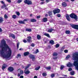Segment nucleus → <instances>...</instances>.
Returning a JSON list of instances; mask_svg holds the SVG:
<instances>
[{"label":"nucleus","mask_w":78,"mask_h":78,"mask_svg":"<svg viewBox=\"0 0 78 78\" xmlns=\"http://www.w3.org/2000/svg\"><path fill=\"white\" fill-rule=\"evenodd\" d=\"M27 42H29V43H30V42H31V37L30 36L27 37Z\"/></svg>","instance_id":"9"},{"label":"nucleus","mask_w":78,"mask_h":78,"mask_svg":"<svg viewBox=\"0 0 78 78\" xmlns=\"http://www.w3.org/2000/svg\"><path fill=\"white\" fill-rule=\"evenodd\" d=\"M34 78H37V76H35L34 77Z\"/></svg>","instance_id":"61"},{"label":"nucleus","mask_w":78,"mask_h":78,"mask_svg":"<svg viewBox=\"0 0 78 78\" xmlns=\"http://www.w3.org/2000/svg\"><path fill=\"white\" fill-rule=\"evenodd\" d=\"M45 17H48V14H46L45 15Z\"/></svg>","instance_id":"59"},{"label":"nucleus","mask_w":78,"mask_h":78,"mask_svg":"<svg viewBox=\"0 0 78 78\" xmlns=\"http://www.w3.org/2000/svg\"><path fill=\"white\" fill-rule=\"evenodd\" d=\"M6 68V66H2V70H5V69Z\"/></svg>","instance_id":"48"},{"label":"nucleus","mask_w":78,"mask_h":78,"mask_svg":"<svg viewBox=\"0 0 78 78\" xmlns=\"http://www.w3.org/2000/svg\"><path fill=\"white\" fill-rule=\"evenodd\" d=\"M17 56L18 57H17V58H18V57H21V55L20 54H18Z\"/></svg>","instance_id":"47"},{"label":"nucleus","mask_w":78,"mask_h":78,"mask_svg":"<svg viewBox=\"0 0 78 78\" xmlns=\"http://www.w3.org/2000/svg\"><path fill=\"white\" fill-rule=\"evenodd\" d=\"M59 47V44H57L55 45L56 48H58Z\"/></svg>","instance_id":"39"},{"label":"nucleus","mask_w":78,"mask_h":78,"mask_svg":"<svg viewBox=\"0 0 78 78\" xmlns=\"http://www.w3.org/2000/svg\"><path fill=\"white\" fill-rule=\"evenodd\" d=\"M3 21H4L3 18H2V17H0V23H2Z\"/></svg>","instance_id":"31"},{"label":"nucleus","mask_w":78,"mask_h":78,"mask_svg":"<svg viewBox=\"0 0 78 78\" xmlns=\"http://www.w3.org/2000/svg\"><path fill=\"white\" fill-rule=\"evenodd\" d=\"M40 68H41V67H40V66H39L35 68V70H38L40 69Z\"/></svg>","instance_id":"37"},{"label":"nucleus","mask_w":78,"mask_h":78,"mask_svg":"<svg viewBox=\"0 0 78 78\" xmlns=\"http://www.w3.org/2000/svg\"><path fill=\"white\" fill-rule=\"evenodd\" d=\"M4 18L5 19H6L8 18V16L5 14L4 15Z\"/></svg>","instance_id":"33"},{"label":"nucleus","mask_w":78,"mask_h":78,"mask_svg":"<svg viewBox=\"0 0 78 78\" xmlns=\"http://www.w3.org/2000/svg\"><path fill=\"white\" fill-rule=\"evenodd\" d=\"M8 71H9L10 72H13L14 70V69L13 67H9L8 69Z\"/></svg>","instance_id":"8"},{"label":"nucleus","mask_w":78,"mask_h":78,"mask_svg":"<svg viewBox=\"0 0 78 78\" xmlns=\"http://www.w3.org/2000/svg\"><path fill=\"white\" fill-rule=\"evenodd\" d=\"M24 72L26 75H28V74H29V73H30V71H29V70L28 69H27L26 71V70H25Z\"/></svg>","instance_id":"15"},{"label":"nucleus","mask_w":78,"mask_h":78,"mask_svg":"<svg viewBox=\"0 0 78 78\" xmlns=\"http://www.w3.org/2000/svg\"><path fill=\"white\" fill-rule=\"evenodd\" d=\"M26 31H28V32H31V31H32V30L31 28H27L26 29Z\"/></svg>","instance_id":"17"},{"label":"nucleus","mask_w":78,"mask_h":78,"mask_svg":"<svg viewBox=\"0 0 78 78\" xmlns=\"http://www.w3.org/2000/svg\"><path fill=\"white\" fill-rule=\"evenodd\" d=\"M56 16L57 17H61V15H60L59 14H57Z\"/></svg>","instance_id":"46"},{"label":"nucleus","mask_w":78,"mask_h":78,"mask_svg":"<svg viewBox=\"0 0 78 78\" xmlns=\"http://www.w3.org/2000/svg\"><path fill=\"white\" fill-rule=\"evenodd\" d=\"M49 0L50 1L51 0H46V3H48L49 1Z\"/></svg>","instance_id":"58"},{"label":"nucleus","mask_w":78,"mask_h":78,"mask_svg":"<svg viewBox=\"0 0 78 78\" xmlns=\"http://www.w3.org/2000/svg\"><path fill=\"white\" fill-rule=\"evenodd\" d=\"M28 20H29V19H24L23 20V21L24 22H27Z\"/></svg>","instance_id":"35"},{"label":"nucleus","mask_w":78,"mask_h":78,"mask_svg":"<svg viewBox=\"0 0 78 78\" xmlns=\"http://www.w3.org/2000/svg\"><path fill=\"white\" fill-rule=\"evenodd\" d=\"M70 33V31L69 30H66L65 32L66 34H69Z\"/></svg>","instance_id":"32"},{"label":"nucleus","mask_w":78,"mask_h":78,"mask_svg":"<svg viewBox=\"0 0 78 78\" xmlns=\"http://www.w3.org/2000/svg\"><path fill=\"white\" fill-rule=\"evenodd\" d=\"M73 60H76L73 63V65L76 69H78V54L74 53L73 55Z\"/></svg>","instance_id":"2"},{"label":"nucleus","mask_w":78,"mask_h":78,"mask_svg":"<svg viewBox=\"0 0 78 78\" xmlns=\"http://www.w3.org/2000/svg\"><path fill=\"white\" fill-rule=\"evenodd\" d=\"M44 35L45 36H47V37H48L50 38V35H49L48 34L44 33Z\"/></svg>","instance_id":"21"},{"label":"nucleus","mask_w":78,"mask_h":78,"mask_svg":"<svg viewBox=\"0 0 78 78\" xmlns=\"http://www.w3.org/2000/svg\"><path fill=\"white\" fill-rule=\"evenodd\" d=\"M2 28H0V32H2Z\"/></svg>","instance_id":"62"},{"label":"nucleus","mask_w":78,"mask_h":78,"mask_svg":"<svg viewBox=\"0 0 78 78\" xmlns=\"http://www.w3.org/2000/svg\"><path fill=\"white\" fill-rule=\"evenodd\" d=\"M64 52L66 53H68V50H65L64 51Z\"/></svg>","instance_id":"49"},{"label":"nucleus","mask_w":78,"mask_h":78,"mask_svg":"<svg viewBox=\"0 0 78 78\" xmlns=\"http://www.w3.org/2000/svg\"><path fill=\"white\" fill-rule=\"evenodd\" d=\"M64 66L63 65H61L60 68V70H62V69H64Z\"/></svg>","instance_id":"34"},{"label":"nucleus","mask_w":78,"mask_h":78,"mask_svg":"<svg viewBox=\"0 0 78 78\" xmlns=\"http://www.w3.org/2000/svg\"><path fill=\"white\" fill-rule=\"evenodd\" d=\"M69 16L72 19H74L75 20L78 19V16L74 13H73L70 15Z\"/></svg>","instance_id":"3"},{"label":"nucleus","mask_w":78,"mask_h":78,"mask_svg":"<svg viewBox=\"0 0 78 78\" xmlns=\"http://www.w3.org/2000/svg\"><path fill=\"white\" fill-rule=\"evenodd\" d=\"M39 53V50L38 49H37V50L35 51V53L36 54V53Z\"/></svg>","instance_id":"41"},{"label":"nucleus","mask_w":78,"mask_h":78,"mask_svg":"<svg viewBox=\"0 0 78 78\" xmlns=\"http://www.w3.org/2000/svg\"><path fill=\"white\" fill-rule=\"evenodd\" d=\"M48 48H51V46H50V45H48L47 47Z\"/></svg>","instance_id":"54"},{"label":"nucleus","mask_w":78,"mask_h":78,"mask_svg":"<svg viewBox=\"0 0 78 78\" xmlns=\"http://www.w3.org/2000/svg\"><path fill=\"white\" fill-rule=\"evenodd\" d=\"M67 66H68V67H71V66H72V64H68L67 65Z\"/></svg>","instance_id":"38"},{"label":"nucleus","mask_w":78,"mask_h":78,"mask_svg":"<svg viewBox=\"0 0 78 78\" xmlns=\"http://www.w3.org/2000/svg\"><path fill=\"white\" fill-rule=\"evenodd\" d=\"M37 38L38 40H41V37L40 35L38 34L37 36Z\"/></svg>","instance_id":"25"},{"label":"nucleus","mask_w":78,"mask_h":78,"mask_svg":"<svg viewBox=\"0 0 78 78\" xmlns=\"http://www.w3.org/2000/svg\"><path fill=\"white\" fill-rule=\"evenodd\" d=\"M23 70H20V74L18 73V76H20L21 75H23Z\"/></svg>","instance_id":"16"},{"label":"nucleus","mask_w":78,"mask_h":78,"mask_svg":"<svg viewBox=\"0 0 78 78\" xmlns=\"http://www.w3.org/2000/svg\"><path fill=\"white\" fill-rule=\"evenodd\" d=\"M55 76V74H52L51 75V78H54Z\"/></svg>","instance_id":"42"},{"label":"nucleus","mask_w":78,"mask_h":78,"mask_svg":"<svg viewBox=\"0 0 78 78\" xmlns=\"http://www.w3.org/2000/svg\"><path fill=\"white\" fill-rule=\"evenodd\" d=\"M54 30V29L51 28V29H49L48 30V33H51V32H52Z\"/></svg>","instance_id":"23"},{"label":"nucleus","mask_w":78,"mask_h":78,"mask_svg":"<svg viewBox=\"0 0 78 78\" xmlns=\"http://www.w3.org/2000/svg\"><path fill=\"white\" fill-rule=\"evenodd\" d=\"M29 57L30 59H31L32 61H35V56L34 55L30 54L29 55Z\"/></svg>","instance_id":"7"},{"label":"nucleus","mask_w":78,"mask_h":78,"mask_svg":"<svg viewBox=\"0 0 78 78\" xmlns=\"http://www.w3.org/2000/svg\"><path fill=\"white\" fill-rule=\"evenodd\" d=\"M24 2L25 4H27L28 5H32V2L30 0H24Z\"/></svg>","instance_id":"5"},{"label":"nucleus","mask_w":78,"mask_h":78,"mask_svg":"<svg viewBox=\"0 0 78 78\" xmlns=\"http://www.w3.org/2000/svg\"><path fill=\"white\" fill-rule=\"evenodd\" d=\"M33 15L32 14H30V17H31Z\"/></svg>","instance_id":"63"},{"label":"nucleus","mask_w":78,"mask_h":78,"mask_svg":"<svg viewBox=\"0 0 78 78\" xmlns=\"http://www.w3.org/2000/svg\"><path fill=\"white\" fill-rule=\"evenodd\" d=\"M52 55L53 56H58V53L56 52H54Z\"/></svg>","instance_id":"27"},{"label":"nucleus","mask_w":78,"mask_h":78,"mask_svg":"<svg viewBox=\"0 0 78 78\" xmlns=\"http://www.w3.org/2000/svg\"><path fill=\"white\" fill-rule=\"evenodd\" d=\"M49 43L51 44V45H53L55 43H54V41L52 40H50L49 41Z\"/></svg>","instance_id":"22"},{"label":"nucleus","mask_w":78,"mask_h":78,"mask_svg":"<svg viewBox=\"0 0 78 78\" xmlns=\"http://www.w3.org/2000/svg\"><path fill=\"white\" fill-rule=\"evenodd\" d=\"M62 6L63 7H67V4L65 2H63L62 3Z\"/></svg>","instance_id":"11"},{"label":"nucleus","mask_w":78,"mask_h":78,"mask_svg":"<svg viewBox=\"0 0 78 78\" xmlns=\"http://www.w3.org/2000/svg\"><path fill=\"white\" fill-rule=\"evenodd\" d=\"M66 19L67 20H68V21H70V16H69V15L68 14H66Z\"/></svg>","instance_id":"13"},{"label":"nucleus","mask_w":78,"mask_h":78,"mask_svg":"<svg viewBox=\"0 0 78 78\" xmlns=\"http://www.w3.org/2000/svg\"><path fill=\"white\" fill-rule=\"evenodd\" d=\"M40 17H41V16H37V19H40Z\"/></svg>","instance_id":"56"},{"label":"nucleus","mask_w":78,"mask_h":78,"mask_svg":"<svg viewBox=\"0 0 78 78\" xmlns=\"http://www.w3.org/2000/svg\"><path fill=\"white\" fill-rule=\"evenodd\" d=\"M30 66L31 64H29L27 66H26L25 68V70H27V69H28V68H29V67H30Z\"/></svg>","instance_id":"24"},{"label":"nucleus","mask_w":78,"mask_h":78,"mask_svg":"<svg viewBox=\"0 0 78 78\" xmlns=\"http://www.w3.org/2000/svg\"><path fill=\"white\" fill-rule=\"evenodd\" d=\"M70 57V55H68L66 57V59H68Z\"/></svg>","instance_id":"36"},{"label":"nucleus","mask_w":78,"mask_h":78,"mask_svg":"<svg viewBox=\"0 0 78 78\" xmlns=\"http://www.w3.org/2000/svg\"><path fill=\"white\" fill-rule=\"evenodd\" d=\"M1 47L2 48V51H0L1 54L3 58H9L11 57L12 51L4 39H3L1 41Z\"/></svg>","instance_id":"1"},{"label":"nucleus","mask_w":78,"mask_h":78,"mask_svg":"<svg viewBox=\"0 0 78 78\" xmlns=\"http://www.w3.org/2000/svg\"><path fill=\"white\" fill-rule=\"evenodd\" d=\"M1 3H2V4L3 5L1 6V8L3 9L6 7V4H5V2H3V1H1Z\"/></svg>","instance_id":"10"},{"label":"nucleus","mask_w":78,"mask_h":78,"mask_svg":"<svg viewBox=\"0 0 78 78\" xmlns=\"http://www.w3.org/2000/svg\"><path fill=\"white\" fill-rule=\"evenodd\" d=\"M64 76H66V77H67V75H64Z\"/></svg>","instance_id":"64"},{"label":"nucleus","mask_w":78,"mask_h":78,"mask_svg":"<svg viewBox=\"0 0 78 78\" xmlns=\"http://www.w3.org/2000/svg\"><path fill=\"white\" fill-rule=\"evenodd\" d=\"M30 54V52L28 51L24 53L23 55L24 56H27Z\"/></svg>","instance_id":"14"},{"label":"nucleus","mask_w":78,"mask_h":78,"mask_svg":"<svg viewBox=\"0 0 78 78\" xmlns=\"http://www.w3.org/2000/svg\"><path fill=\"white\" fill-rule=\"evenodd\" d=\"M20 78H23V76H20Z\"/></svg>","instance_id":"60"},{"label":"nucleus","mask_w":78,"mask_h":78,"mask_svg":"<svg viewBox=\"0 0 78 78\" xmlns=\"http://www.w3.org/2000/svg\"><path fill=\"white\" fill-rule=\"evenodd\" d=\"M42 75L43 76H47V75L46 73H43Z\"/></svg>","instance_id":"30"},{"label":"nucleus","mask_w":78,"mask_h":78,"mask_svg":"<svg viewBox=\"0 0 78 78\" xmlns=\"http://www.w3.org/2000/svg\"><path fill=\"white\" fill-rule=\"evenodd\" d=\"M9 37H12L13 39H15L16 38V37H15V35H14L11 34H10L9 36Z\"/></svg>","instance_id":"19"},{"label":"nucleus","mask_w":78,"mask_h":78,"mask_svg":"<svg viewBox=\"0 0 78 78\" xmlns=\"http://www.w3.org/2000/svg\"><path fill=\"white\" fill-rule=\"evenodd\" d=\"M19 43H17V49L18 50L19 49Z\"/></svg>","instance_id":"40"},{"label":"nucleus","mask_w":78,"mask_h":78,"mask_svg":"<svg viewBox=\"0 0 78 78\" xmlns=\"http://www.w3.org/2000/svg\"><path fill=\"white\" fill-rule=\"evenodd\" d=\"M45 3V2H41V5H43Z\"/></svg>","instance_id":"57"},{"label":"nucleus","mask_w":78,"mask_h":78,"mask_svg":"<svg viewBox=\"0 0 78 78\" xmlns=\"http://www.w3.org/2000/svg\"><path fill=\"white\" fill-rule=\"evenodd\" d=\"M53 12L51 11H49L48 12V15L49 16H50L51 17H53L52 16H53Z\"/></svg>","instance_id":"12"},{"label":"nucleus","mask_w":78,"mask_h":78,"mask_svg":"<svg viewBox=\"0 0 78 78\" xmlns=\"http://www.w3.org/2000/svg\"><path fill=\"white\" fill-rule=\"evenodd\" d=\"M54 15H55L56 14L59 13L60 12V9H54L53 10Z\"/></svg>","instance_id":"6"},{"label":"nucleus","mask_w":78,"mask_h":78,"mask_svg":"<svg viewBox=\"0 0 78 78\" xmlns=\"http://www.w3.org/2000/svg\"><path fill=\"white\" fill-rule=\"evenodd\" d=\"M44 22H46L47 21V18H44L43 19Z\"/></svg>","instance_id":"26"},{"label":"nucleus","mask_w":78,"mask_h":78,"mask_svg":"<svg viewBox=\"0 0 78 78\" xmlns=\"http://www.w3.org/2000/svg\"><path fill=\"white\" fill-rule=\"evenodd\" d=\"M22 2V0H19L17 1L18 3H21Z\"/></svg>","instance_id":"43"},{"label":"nucleus","mask_w":78,"mask_h":78,"mask_svg":"<svg viewBox=\"0 0 78 78\" xmlns=\"http://www.w3.org/2000/svg\"><path fill=\"white\" fill-rule=\"evenodd\" d=\"M18 22L19 23H20V24H25V22L23 21H18Z\"/></svg>","instance_id":"18"},{"label":"nucleus","mask_w":78,"mask_h":78,"mask_svg":"<svg viewBox=\"0 0 78 78\" xmlns=\"http://www.w3.org/2000/svg\"><path fill=\"white\" fill-rule=\"evenodd\" d=\"M57 58H58L56 57H53V59H56Z\"/></svg>","instance_id":"55"},{"label":"nucleus","mask_w":78,"mask_h":78,"mask_svg":"<svg viewBox=\"0 0 78 78\" xmlns=\"http://www.w3.org/2000/svg\"><path fill=\"white\" fill-rule=\"evenodd\" d=\"M16 17H17V16L15 15H13L12 16V18L14 19H16Z\"/></svg>","instance_id":"29"},{"label":"nucleus","mask_w":78,"mask_h":78,"mask_svg":"<svg viewBox=\"0 0 78 78\" xmlns=\"http://www.w3.org/2000/svg\"><path fill=\"white\" fill-rule=\"evenodd\" d=\"M36 21H37V20L34 19H31L30 20V22H36Z\"/></svg>","instance_id":"20"},{"label":"nucleus","mask_w":78,"mask_h":78,"mask_svg":"<svg viewBox=\"0 0 78 78\" xmlns=\"http://www.w3.org/2000/svg\"><path fill=\"white\" fill-rule=\"evenodd\" d=\"M23 42H24V43H27V41L26 40H23Z\"/></svg>","instance_id":"52"},{"label":"nucleus","mask_w":78,"mask_h":78,"mask_svg":"<svg viewBox=\"0 0 78 78\" xmlns=\"http://www.w3.org/2000/svg\"><path fill=\"white\" fill-rule=\"evenodd\" d=\"M45 69H46V70H50L51 69V67L49 66L48 67H45Z\"/></svg>","instance_id":"28"},{"label":"nucleus","mask_w":78,"mask_h":78,"mask_svg":"<svg viewBox=\"0 0 78 78\" xmlns=\"http://www.w3.org/2000/svg\"><path fill=\"white\" fill-rule=\"evenodd\" d=\"M70 73H71V75H74V72H71Z\"/></svg>","instance_id":"50"},{"label":"nucleus","mask_w":78,"mask_h":78,"mask_svg":"<svg viewBox=\"0 0 78 78\" xmlns=\"http://www.w3.org/2000/svg\"><path fill=\"white\" fill-rule=\"evenodd\" d=\"M70 25L73 28L75 29V30H78V25L74 24H71Z\"/></svg>","instance_id":"4"},{"label":"nucleus","mask_w":78,"mask_h":78,"mask_svg":"<svg viewBox=\"0 0 78 78\" xmlns=\"http://www.w3.org/2000/svg\"><path fill=\"white\" fill-rule=\"evenodd\" d=\"M7 2H8L9 3H11V0H6Z\"/></svg>","instance_id":"53"},{"label":"nucleus","mask_w":78,"mask_h":78,"mask_svg":"<svg viewBox=\"0 0 78 78\" xmlns=\"http://www.w3.org/2000/svg\"><path fill=\"white\" fill-rule=\"evenodd\" d=\"M34 44L33 43H32L31 45V47H34Z\"/></svg>","instance_id":"45"},{"label":"nucleus","mask_w":78,"mask_h":78,"mask_svg":"<svg viewBox=\"0 0 78 78\" xmlns=\"http://www.w3.org/2000/svg\"><path fill=\"white\" fill-rule=\"evenodd\" d=\"M68 70L70 72L71 70H72V69L71 68H70Z\"/></svg>","instance_id":"51"},{"label":"nucleus","mask_w":78,"mask_h":78,"mask_svg":"<svg viewBox=\"0 0 78 78\" xmlns=\"http://www.w3.org/2000/svg\"><path fill=\"white\" fill-rule=\"evenodd\" d=\"M16 14H17V16H19L20 15V13L19 12H16Z\"/></svg>","instance_id":"44"}]
</instances>
